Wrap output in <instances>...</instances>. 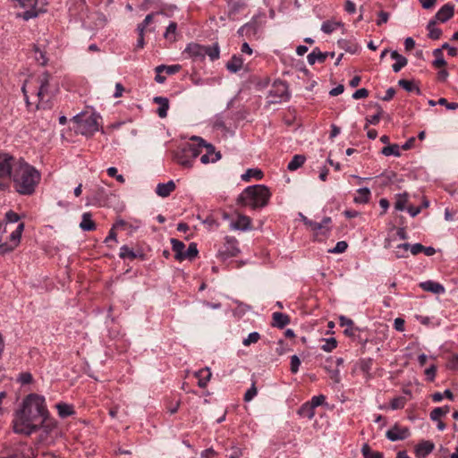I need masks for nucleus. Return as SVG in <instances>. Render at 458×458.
Masks as SVG:
<instances>
[{"mask_svg": "<svg viewBox=\"0 0 458 458\" xmlns=\"http://www.w3.org/2000/svg\"><path fill=\"white\" fill-rule=\"evenodd\" d=\"M48 416L44 396L30 394L23 400L21 408L15 412L13 419V430L16 433L30 435Z\"/></svg>", "mask_w": 458, "mask_h": 458, "instance_id": "nucleus-1", "label": "nucleus"}, {"mask_svg": "<svg viewBox=\"0 0 458 458\" xmlns=\"http://www.w3.org/2000/svg\"><path fill=\"white\" fill-rule=\"evenodd\" d=\"M13 188L21 195H32L41 179L40 172L24 159L14 161L11 171Z\"/></svg>", "mask_w": 458, "mask_h": 458, "instance_id": "nucleus-2", "label": "nucleus"}, {"mask_svg": "<svg viewBox=\"0 0 458 458\" xmlns=\"http://www.w3.org/2000/svg\"><path fill=\"white\" fill-rule=\"evenodd\" d=\"M270 198L271 191L268 187L255 184L245 188L238 196L237 202L239 205L256 209L266 207Z\"/></svg>", "mask_w": 458, "mask_h": 458, "instance_id": "nucleus-3", "label": "nucleus"}, {"mask_svg": "<svg viewBox=\"0 0 458 458\" xmlns=\"http://www.w3.org/2000/svg\"><path fill=\"white\" fill-rule=\"evenodd\" d=\"M24 224L18 223L14 228H9L8 225H0V255L13 251L21 242Z\"/></svg>", "mask_w": 458, "mask_h": 458, "instance_id": "nucleus-4", "label": "nucleus"}, {"mask_svg": "<svg viewBox=\"0 0 458 458\" xmlns=\"http://www.w3.org/2000/svg\"><path fill=\"white\" fill-rule=\"evenodd\" d=\"M182 55L193 61H203L206 56H208L211 61H215L220 56V47L217 43L211 46H203L191 42L186 46Z\"/></svg>", "mask_w": 458, "mask_h": 458, "instance_id": "nucleus-5", "label": "nucleus"}, {"mask_svg": "<svg viewBox=\"0 0 458 458\" xmlns=\"http://www.w3.org/2000/svg\"><path fill=\"white\" fill-rule=\"evenodd\" d=\"M15 8L23 9L22 13H17V18L23 21L37 18L40 13L46 12L47 0H11Z\"/></svg>", "mask_w": 458, "mask_h": 458, "instance_id": "nucleus-6", "label": "nucleus"}, {"mask_svg": "<svg viewBox=\"0 0 458 458\" xmlns=\"http://www.w3.org/2000/svg\"><path fill=\"white\" fill-rule=\"evenodd\" d=\"M201 149L198 142L191 141L181 145L174 154L175 162L184 168H191L194 160L200 156Z\"/></svg>", "mask_w": 458, "mask_h": 458, "instance_id": "nucleus-7", "label": "nucleus"}, {"mask_svg": "<svg viewBox=\"0 0 458 458\" xmlns=\"http://www.w3.org/2000/svg\"><path fill=\"white\" fill-rule=\"evenodd\" d=\"M73 121L76 123L75 131L77 133L89 136L98 131V118L93 114L89 115L76 114Z\"/></svg>", "mask_w": 458, "mask_h": 458, "instance_id": "nucleus-8", "label": "nucleus"}, {"mask_svg": "<svg viewBox=\"0 0 458 458\" xmlns=\"http://www.w3.org/2000/svg\"><path fill=\"white\" fill-rule=\"evenodd\" d=\"M49 80L50 75L47 72H43L36 81L37 84H38V88L37 89L35 87L33 93H35L38 98L37 108L40 106L45 108L46 105L52 98V93L49 90Z\"/></svg>", "mask_w": 458, "mask_h": 458, "instance_id": "nucleus-9", "label": "nucleus"}, {"mask_svg": "<svg viewBox=\"0 0 458 458\" xmlns=\"http://www.w3.org/2000/svg\"><path fill=\"white\" fill-rule=\"evenodd\" d=\"M191 140L198 142V146H199V148L201 149L200 162L202 164H213L221 158L220 152L216 151L215 147L210 143H207L202 138L193 136Z\"/></svg>", "mask_w": 458, "mask_h": 458, "instance_id": "nucleus-10", "label": "nucleus"}, {"mask_svg": "<svg viewBox=\"0 0 458 458\" xmlns=\"http://www.w3.org/2000/svg\"><path fill=\"white\" fill-rule=\"evenodd\" d=\"M14 158L8 153L0 151V190L8 188V182Z\"/></svg>", "mask_w": 458, "mask_h": 458, "instance_id": "nucleus-11", "label": "nucleus"}, {"mask_svg": "<svg viewBox=\"0 0 458 458\" xmlns=\"http://www.w3.org/2000/svg\"><path fill=\"white\" fill-rule=\"evenodd\" d=\"M239 242L234 237L226 236L225 242L217 250V257L222 260L235 257L239 254Z\"/></svg>", "mask_w": 458, "mask_h": 458, "instance_id": "nucleus-12", "label": "nucleus"}, {"mask_svg": "<svg viewBox=\"0 0 458 458\" xmlns=\"http://www.w3.org/2000/svg\"><path fill=\"white\" fill-rule=\"evenodd\" d=\"M259 30L260 25L259 24L257 18L253 17L250 21L239 28L237 34L239 37H245L249 39H251L252 38L257 37Z\"/></svg>", "mask_w": 458, "mask_h": 458, "instance_id": "nucleus-13", "label": "nucleus"}, {"mask_svg": "<svg viewBox=\"0 0 458 458\" xmlns=\"http://www.w3.org/2000/svg\"><path fill=\"white\" fill-rule=\"evenodd\" d=\"M270 101L272 103H278L289 99L287 92V86L284 83L274 85L273 89L269 91Z\"/></svg>", "mask_w": 458, "mask_h": 458, "instance_id": "nucleus-14", "label": "nucleus"}, {"mask_svg": "<svg viewBox=\"0 0 458 458\" xmlns=\"http://www.w3.org/2000/svg\"><path fill=\"white\" fill-rule=\"evenodd\" d=\"M386 436L387 439L393 442L403 440L410 436V430L408 428L394 425L386 431Z\"/></svg>", "mask_w": 458, "mask_h": 458, "instance_id": "nucleus-15", "label": "nucleus"}, {"mask_svg": "<svg viewBox=\"0 0 458 458\" xmlns=\"http://www.w3.org/2000/svg\"><path fill=\"white\" fill-rule=\"evenodd\" d=\"M232 230L249 231L251 229V219L245 215H238L230 224Z\"/></svg>", "mask_w": 458, "mask_h": 458, "instance_id": "nucleus-16", "label": "nucleus"}, {"mask_svg": "<svg viewBox=\"0 0 458 458\" xmlns=\"http://www.w3.org/2000/svg\"><path fill=\"white\" fill-rule=\"evenodd\" d=\"M435 445L429 440H423L415 446V455L417 458H426L433 452Z\"/></svg>", "mask_w": 458, "mask_h": 458, "instance_id": "nucleus-17", "label": "nucleus"}, {"mask_svg": "<svg viewBox=\"0 0 458 458\" xmlns=\"http://www.w3.org/2000/svg\"><path fill=\"white\" fill-rule=\"evenodd\" d=\"M420 287L425 292L432 293L435 294H444L445 292V288L443 284L433 280L421 282L420 284Z\"/></svg>", "mask_w": 458, "mask_h": 458, "instance_id": "nucleus-18", "label": "nucleus"}, {"mask_svg": "<svg viewBox=\"0 0 458 458\" xmlns=\"http://www.w3.org/2000/svg\"><path fill=\"white\" fill-rule=\"evenodd\" d=\"M328 52H321L318 47L314 48L307 56L309 64L313 65L317 62L324 63L328 56ZM330 55L334 57L335 53H330Z\"/></svg>", "mask_w": 458, "mask_h": 458, "instance_id": "nucleus-19", "label": "nucleus"}, {"mask_svg": "<svg viewBox=\"0 0 458 458\" xmlns=\"http://www.w3.org/2000/svg\"><path fill=\"white\" fill-rule=\"evenodd\" d=\"M33 450L26 445H20L12 454L4 458H33Z\"/></svg>", "mask_w": 458, "mask_h": 458, "instance_id": "nucleus-20", "label": "nucleus"}, {"mask_svg": "<svg viewBox=\"0 0 458 458\" xmlns=\"http://www.w3.org/2000/svg\"><path fill=\"white\" fill-rule=\"evenodd\" d=\"M454 16V5L451 4H444L436 13V19L440 22H445Z\"/></svg>", "mask_w": 458, "mask_h": 458, "instance_id": "nucleus-21", "label": "nucleus"}, {"mask_svg": "<svg viewBox=\"0 0 458 458\" xmlns=\"http://www.w3.org/2000/svg\"><path fill=\"white\" fill-rule=\"evenodd\" d=\"M175 190V183L173 180L165 183H158L156 188V193L162 198L168 197Z\"/></svg>", "mask_w": 458, "mask_h": 458, "instance_id": "nucleus-22", "label": "nucleus"}, {"mask_svg": "<svg viewBox=\"0 0 458 458\" xmlns=\"http://www.w3.org/2000/svg\"><path fill=\"white\" fill-rule=\"evenodd\" d=\"M211 371L209 368H204L195 372V377L198 378V386L200 388H205L210 378H211Z\"/></svg>", "mask_w": 458, "mask_h": 458, "instance_id": "nucleus-23", "label": "nucleus"}, {"mask_svg": "<svg viewBox=\"0 0 458 458\" xmlns=\"http://www.w3.org/2000/svg\"><path fill=\"white\" fill-rule=\"evenodd\" d=\"M330 223H331V218L328 216H326L323 218V220L320 223L312 221L310 223V228L315 233L321 232L323 234H326L330 230V228L328 226Z\"/></svg>", "mask_w": 458, "mask_h": 458, "instance_id": "nucleus-24", "label": "nucleus"}, {"mask_svg": "<svg viewBox=\"0 0 458 458\" xmlns=\"http://www.w3.org/2000/svg\"><path fill=\"white\" fill-rule=\"evenodd\" d=\"M340 325L346 327L344 333L348 336H354L356 332H360V329L354 326L353 321L351 318L342 316L340 318Z\"/></svg>", "mask_w": 458, "mask_h": 458, "instance_id": "nucleus-25", "label": "nucleus"}, {"mask_svg": "<svg viewBox=\"0 0 458 458\" xmlns=\"http://www.w3.org/2000/svg\"><path fill=\"white\" fill-rule=\"evenodd\" d=\"M272 319V326L281 329L290 323L289 316L282 312H274Z\"/></svg>", "mask_w": 458, "mask_h": 458, "instance_id": "nucleus-26", "label": "nucleus"}, {"mask_svg": "<svg viewBox=\"0 0 458 458\" xmlns=\"http://www.w3.org/2000/svg\"><path fill=\"white\" fill-rule=\"evenodd\" d=\"M154 102L158 105L157 113L160 118H165L167 115L169 109V101L165 97H155Z\"/></svg>", "mask_w": 458, "mask_h": 458, "instance_id": "nucleus-27", "label": "nucleus"}, {"mask_svg": "<svg viewBox=\"0 0 458 458\" xmlns=\"http://www.w3.org/2000/svg\"><path fill=\"white\" fill-rule=\"evenodd\" d=\"M172 250L174 252V258L182 261L183 260V254L185 252V244L177 239H171Z\"/></svg>", "mask_w": 458, "mask_h": 458, "instance_id": "nucleus-28", "label": "nucleus"}, {"mask_svg": "<svg viewBox=\"0 0 458 458\" xmlns=\"http://www.w3.org/2000/svg\"><path fill=\"white\" fill-rule=\"evenodd\" d=\"M80 227L82 231L85 232H89L96 229V224L93 221L92 216L89 212H85L82 214Z\"/></svg>", "mask_w": 458, "mask_h": 458, "instance_id": "nucleus-29", "label": "nucleus"}, {"mask_svg": "<svg viewBox=\"0 0 458 458\" xmlns=\"http://www.w3.org/2000/svg\"><path fill=\"white\" fill-rule=\"evenodd\" d=\"M391 58L395 60V63L392 65L394 72H400L407 64V59L403 55L398 54L397 51L391 52Z\"/></svg>", "mask_w": 458, "mask_h": 458, "instance_id": "nucleus-30", "label": "nucleus"}, {"mask_svg": "<svg viewBox=\"0 0 458 458\" xmlns=\"http://www.w3.org/2000/svg\"><path fill=\"white\" fill-rule=\"evenodd\" d=\"M315 409L310 402L304 403L298 410V414L308 420H312L315 416Z\"/></svg>", "mask_w": 458, "mask_h": 458, "instance_id": "nucleus-31", "label": "nucleus"}, {"mask_svg": "<svg viewBox=\"0 0 458 458\" xmlns=\"http://www.w3.org/2000/svg\"><path fill=\"white\" fill-rule=\"evenodd\" d=\"M247 4L242 1H232L228 4V15L230 18L233 19V17L240 13L242 10L245 9Z\"/></svg>", "mask_w": 458, "mask_h": 458, "instance_id": "nucleus-32", "label": "nucleus"}, {"mask_svg": "<svg viewBox=\"0 0 458 458\" xmlns=\"http://www.w3.org/2000/svg\"><path fill=\"white\" fill-rule=\"evenodd\" d=\"M177 35V23L174 21H171L169 25L166 27L164 32V38L170 43H174L176 41Z\"/></svg>", "mask_w": 458, "mask_h": 458, "instance_id": "nucleus-33", "label": "nucleus"}, {"mask_svg": "<svg viewBox=\"0 0 458 458\" xmlns=\"http://www.w3.org/2000/svg\"><path fill=\"white\" fill-rule=\"evenodd\" d=\"M242 58L238 55H233L226 64V68L232 72H237L242 69Z\"/></svg>", "mask_w": 458, "mask_h": 458, "instance_id": "nucleus-34", "label": "nucleus"}, {"mask_svg": "<svg viewBox=\"0 0 458 458\" xmlns=\"http://www.w3.org/2000/svg\"><path fill=\"white\" fill-rule=\"evenodd\" d=\"M55 407L58 411V415L61 418H66L74 413L73 406L65 403H58L55 404Z\"/></svg>", "mask_w": 458, "mask_h": 458, "instance_id": "nucleus-35", "label": "nucleus"}, {"mask_svg": "<svg viewBox=\"0 0 458 458\" xmlns=\"http://www.w3.org/2000/svg\"><path fill=\"white\" fill-rule=\"evenodd\" d=\"M370 195L371 193L369 188H360L357 191V195L354 197V201L360 204L367 203L369 200Z\"/></svg>", "mask_w": 458, "mask_h": 458, "instance_id": "nucleus-36", "label": "nucleus"}, {"mask_svg": "<svg viewBox=\"0 0 458 458\" xmlns=\"http://www.w3.org/2000/svg\"><path fill=\"white\" fill-rule=\"evenodd\" d=\"M263 177V173L258 168H249L244 174L241 175V178L244 182H249L251 178L260 180Z\"/></svg>", "mask_w": 458, "mask_h": 458, "instance_id": "nucleus-37", "label": "nucleus"}, {"mask_svg": "<svg viewBox=\"0 0 458 458\" xmlns=\"http://www.w3.org/2000/svg\"><path fill=\"white\" fill-rule=\"evenodd\" d=\"M306 161V157L303 155H295L293 157L291 161L287 165V169L289 171H295L301 166L303 165V164Z\"/></svg>", "mask_w": 458, "mask_h": 458, "instance_id": "nucleus-38", "label": "nucleus"}, {"mask_svg": "<svg viewBox=\"0 0 458 458\" xmlns=\"http://www.w3.org/2000/svg\"><path fill=\"white\" fill-rule=\"evenodd\" d=\"M433 55L435 56V60L432 64L435 68H440L446 65V62L443 56L442 49L437 48L433 51Z\"/></svg>", "mask_w": 458, "mask_h": 458, "instance_id": "nucleus-39", "label": "nucleus"}, {"mask_svg": "<svg viewBox=\"0 0 458 458\" xmlns=\"http://www.w3.org/2000/svg\"><path fill=\"white\" fill-rule=\"evenodd\" d=\"M119 257L123 259H128L130 260L135 259L138 256L132 249L127 245H123L120 248Z\"/></svg>", "mask_w": 458, "mask_h": 458, "instance_id": "nucleus-40", "label": "nucleus"}, {"mask_svg": "<svg viewBox=\"0 0 458 458\" xmlns=\"http://www.w3.org/2000/svg\"><path fill=\"white\" fill-rule=\"evenodd\" d=\"M181 70L180 64H173V65H158L156 67V72L160 73L162 72H165L167 74L172 75L178 72Z\"/></svg>", "mask_w": 458, "mask_h": 458, "instance_id": "nucleus-41", "label": "nucleus"}, {"mask_svg": "<svg viewBox=\"0 0 458 458\" xmlns=\"http://www.w3.org/2000/svg\"><path fill=\"white\" fill-rule=\"evenodd\" d=\"M20 220V216L13 210L8 211L5 214V223H3V225H8L9 228H14V224L18 223Z\"/></svg>", "mask_w": 458, "mask_h": 458, "instance_id": "nucleus-42", "label": "nucleus"}, {"mask_svg": "<svg viewBox=\"0 0 458 458\" xmlns=\"http://www.w3.org/2000/svg\"><path fill=\"white\" fill-rule=\"evenodd\" d=\"M408 203V194L402 193L398 194L396 201L394 203V208L398 211H403L406 208Z\"/></svg>", "mask_w": 458, "mask_h": 458, "instance_id": "nucleus-43", "label": "nucleus"}, {"mask_svg": "<svg viewBox=\"0 0 458 458\" xmlns=\"http://www.w3.org/2000/svg\"><path fill=\"white\" fill-rule=\"evenodd\" d=\"M407 400L403 396H397L391 400L390 402V409L393 411L401 410L404 408Z\"/></svg>", "mask_w": 458, "mask_h": 458, "instance_id": "nucleus-44", "label": "nucleus"}, {"mask_svg": "<svg viewBox=\"0 0 458 458\" xmlns=\"http://www.w3.org/2000/svg\"><path fill=\"white\" fill-rule=\"evenodd\" d=\"M198 253H199V250L197 248V244L195 242H191L183 254V260L184 259L191 260L197 257Z\"/></svg>", "mask_w": 458, "mask_h": 458, "instance_id": "nucleus-45", "label": "nucleus"}, {"mask_svg": "<svg viewBox=\"0 0 458 458\" xmlns=\"http://www.w3.org/2000/svg\"><path fill=\"white\" fill-rule=\"evenodd\" d=\"M382 154L386 157H389V156L399 157L401 155L400 147L397 144L388 145V146L383 148Z\"/></svg>", "mask_w": 458, "mask_h": 458, "instance_id": "nucleus-46", "label": "nucleus"}, {"mask_svg": "<svg viewBox=\"0 0 458 458\" xmlns=\"http://www.w3.org/2000/svg\"><path fill=\"white\" fill-rule=\"evenodd\" d=\"M324 344L321 345V350L330 352L337 347V341L335 337L323 339Z\"/></svg>", "mask_w": 458, "mask_h": 458, "instance_id": "nucleus-47", "label": "nucleus"}, {"mask_svg": "<svg viewBox=\"0 0 458 458\" xmlns=\"http://www.w3.org/2000/svg\"><path fill=\"white\" fill-rule=\"evenodd\" d=\"M409 248H410V243L405 242V243L398 244L395 247V250H394V256L397 259L406 258Z\"/></svg>", "mask_w": 458, "mask_h": 458, "instance_id": "nucleus-48", "label": "nucleus"}, {"mask_svg": "<svg viewBox=\"0 0 458 458\" xmlns=\"http://www.w3.org/2000/svg\"><path fill=\"white\" fill-rule=\"evenodd\" d=\"M428 38L431 39H438L442 30L436 27L435 21H429L428 24Z\"/></svg>", "mask_w": 458, "mask_h": 458, "instance_id": "nucleus-49", "label": "nucleus"}, {"mask_svg": "<svg viewBox=\"0 0 458 458\" xmlns=\"http://www.w3.org/2000/svg\"><path fill=\"white\" fill-rule=\"evenodd\" d=\"M340 26V22L327 21L322 23L321 30L326 34H330Z\"/></svg>", "mask_w": 458, "mask_h": 458, "instance_id": "nucleus-50", "label": "nucleus"}, {"mask_svg": "<svg viewBox=\"0 0 458 458\" xmlns=\"http://www.w3.org/2000/svg\"><path fill=\"white\" fill-rule=\"evenodd\" d=\"M448 398L449 400H454V394L451 390L445 389L444 393L437 392L432 395V400L435 403L441 402L444 398Z\"/></svg>", "mask_w": 458, "mask_h": 458, "instance_id": "nucleus-51", "label": "nucleus"}, {"mask_svg": "<svg viewBox=\"0 0 458 458\" xmlns=\"http://www.w3.org/2000/svg\"><path fill=\"white\" fill-rule=\"evenodd\" d=\"M364 458H384V454L381 452H372L368 445H364L361 449Z\"/></svg>", "mask_w": 458, "mask_h": 458, "instance_id": "nucleus-52", "label": "nucleus"}, {"mask_svg": "<svg viewBox=\"0 0 458 458\" xmlns=\"http://www.w3.org/2000/svg\"><path fill=\"white\" fill-rule=\"evenodd\" d=\"M260 339V335L258 332H251L248 335L246 338L243 339L242 344L244 346H249L252 344H256Z\"/></svg>", "mask_w": 458, "mask_h": 458, "instance_id": "nucleus-53", "label": "nucleus"}, {"mask_svg": "<svg viewBox=\"0 0 458 458\" xmlns=\"http://www.w3.org/2000/svg\"><path fill=\"white\" fill-rule=\"evenodd\" d=\"M154 13L148 14L143 21L140 23L137 27L138 34H141V32H145L147 27L150 24L153 20Z\"/></svg>", "mask_w": 458, "mask_h": 458, "instance_id": "nucleus-54", "label": "nucleus"}, {"mask_svg": "<svg viewBox=\"0 0 458 458\" xmlns=\"http://www.w3.org/2000/svg\"><path fill=\"white\" fill-rule=\"evenodd\" d=\"M347 242L344 241H340L336 242L335 246L332 250H330L329 252L340 254L344 253L347 250Z\"/></svg>", "mask_w": 458, "mask_h": 458, "instance_id": "nucleus-55", "label": "nucleus"}, {"mask_svg": "<svg viewBox=\"0 0 458 458\" xmlns=\"http://www.w3.org/2000/svg\"><path fill=\"white\" fill-rule=\"evenodd\" d=\"M300 365H301V360L299 359V357L295 354L293 355L291 357V361H290L291 372L293 374H296L299 371Z\"/></svg>", "mask_w": 458, "mask_h": 458, "instance_id": "nucleus-56", "label": "nucleus"}, {"mask_svg": "<svg viewBox=\"0 0 458 458\" xmlns=\"http://www.w3.org/2000/svg\"><path fill=\"white\" fill-rule=\"evenodd\" d=\"M326 396L324 394L314 395L309 402L313 405L314 408H317L320 405H323L326 403Z\"/></svg>", "mask_w": 458, "mask_h": 458, "instance_id": "nucleus-57", "label": "nucleus"}, {"mask_svg": "<svg viewBox=\"0 0 458 458\" xmlns=\"http://www.w3.org/2000/svg\"><path fill=\"white\" fill-rule=\"evenodd\" d=\"M17 381L21 385H28L32 382V375L30 372H22L19 374Z\"/></svg>", "mask_w": 458, "mask_h": 458, "instance_id": "nucleus-58", "label": "nucleus"}, {"mask_svg": "<svg viewBox=\"0 0 458 458\" xmlns=\"http://www.w3.org/2000/svg\"><path fill=\"white\" fill-rule=\"evenodd\" d=\"M425 375L428 381L432 382L435 380L437 375V366L432 364L430 367L425 369Z\"/></svg>", "mask_w": 458, "mask_h": 458, "instance_id": "nucleus-59", "label": "nucleus"}, {"mask_svg": "<svg viewBox=\"0 0 458 458\" xmlns=\"http://www.w3.org/2000/svg\"><path fill=\"white\" fill-rule=\"evenodd\" d=\"M258 394L257 388L255 386V384L253 383L252 386L246 391L244 394V401L245 402H250Z\"/></svg>", "mask_w": 458, "mask_h": 458, "instance_id": "nucleus-60", "label": "nucleus"}, {"mask_svg": "<svg viewBox=\"0 0 458 458\" xmlns=\"http://www.w3.org/2000/svg\"><path fill=\"white\" fill-rule=\"evenodd\" d=\"M437 104L445 106L448 110H455L458 108V103H449L445 98H439Z\"/></svg>", "mask_w": 458, "mask_h": 458, "instance_id": "nucleus-61", "label": "nucleus"}, {"mask_svg": "<svg viewBox=\"0 0 458 458\" xmlns=\"http://www.w3.org/2000/svg\"><path fill=\"white\" fill-rule=\"evenodd\" d=\"M430 419L433 420V421H437V420H439L441 417L444 416L443 414V411H442V409L441 408H435L431 411L430 412Z\"/></svg>", "mask_w": 458, "mask_h": 458, "instance_id": "nucleus-62", "label": "nucleus"}, {"mask_svg": "<svg viewBox=\"0 0 458 458\" xmlns=\"http://www.w3.org/2000/svg\"><path fill=\"white\" fill-rule=\"evenodd\" d=\"M369 96V91L368 89H364V88H361V89H357L353 94H352V98L354 99H360V98H365Z\"/></svg>", "mask_w": 458, "mask_h": 458, "instance_id": "nucleus-63", "label": "nucleus"}, {"mask_svg": "<svg viewBox=\"0 0 458 458\" xmlns=\"http://www.w3.org/2000/svg\"><path fill=\"white\" fill-rule=\"evenodd\" d=\"M404 323V319L396 318L394 321V328L398 332H403L405 330Z\"/></svg>", "mask_w": 458, "mask_h": 458, "instance_id": "nucleus-64", "label": "nucleus"}]
</instances>
